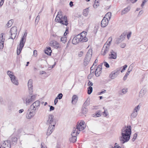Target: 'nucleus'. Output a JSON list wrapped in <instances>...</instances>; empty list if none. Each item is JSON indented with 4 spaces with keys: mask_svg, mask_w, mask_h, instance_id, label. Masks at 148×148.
I'll list each match as a JSON object with an SVG mask.
<instances>
[{
    "mask_svg": "<svg viewBox=\"0 0 148 148\" xmlns=\"http://www.w3.org/2000/svg\"><path fill=\"white\" fill-rule=\"evenodd\" d=\"M76 128L75 127L73 128V131L71 134L72 136H76L77 134H79V132H78V130L76 131Z\"/></svg>",
    "mask_w": 148,
    "mask_h": 148,
    "instance_id": "24",
    "label": "nucleus"
},
{
    "mask_svg": "<svg viewBox=\"0 0 148 148\" xmlns=\"http://www.w3.org/2000/svg\"><path fill=\"white\" fill-rule=\"evenodd\" d=\"M126 46V44L125 43H122L121 44L120 47L122 48H124Z\"/></svg>",
    "mask_w": 148,
    "mask_h": 148,
    "instance_id": "62",
    "label": "nucleus"
},
{
    "mask_svg": "<svg viewBox=\"0 0 148 148\" xmlns=\"http://www.w3.org/2000/svg\"><path fill=\"white\" fill-rule=\"evenodd\" d=\"M87 111L88 110L87 108H86L85 107L83 106L82 108V113L84 114H86Z\"/></svg>",
    "mask_w": 148,
    "mask_h": 148,
    "instance_id": "34",
    "label": "nucleus"
},
{
    "mask_svg": "<svg viewBox=\"0 0 148 148\" xmlns=\"http://www.w3.org/2000/svg\"><path fill=\"white\" fill-rule=\"evenodd\" d=\"M104 65L107 68H109L110 67L109 64L106 62H104Z\"/></svg>",
    "mask_w": 148,
    "mask_h": 148,
    "instance_id": "55",
    "label": "nucleus"
},
{
    "mask_svg": "<svg viewBox=\"0 0 148 148\" xmlns=\"http://www.w3.org/2000/svg\"><path fill=\"white\" fill-rule=\"evenodd\" d=\"M89 8H87L84 10L83 11V14L84 16H87L89 12Z\"/></svg>",
    "mask_w": 148,
    "mask_h": 148,
    "instance_id": "27",
    "label": "nucleus"
},
{
    "mask_svg": "<svg viewBox=\"0 0 148 148\" xmlns=\"http://www.w3.org/2000/svg\"><path fill=\"white\" fill-rule=\"evenodd\" d=\"M87 32H83L82 33H80V34H78V35H79V36H80V38H84V36H85L86 35V34Z\"/></svg>",
    "mask_w": 148,
    "mask_h": 148,
    "instance_id": "35",
    "label": "nucleus"
},
{
    "mask_svg": "<svg viewBox=\"0 0 148 148\" xmlns=\"http://www.w3.org/2000/svg\"><path fill=\"white\" fill-rule=\"evenodd\" d=\"M111 14L110 12H108L105 15V16L106 17L108 16V18L110 20L111 17Z\"/></svg>",
    "mask_w": 148,
    "mask_h": 148,
    "instance_id": "49",
    "label": "nucleus"
},
{
    "mask_svg": "<svg viewBox=\"0 0 148 148\" xmlns=\"http://www.w3.org/2000/svg\"><path fill=\"white\" fill-rule=\"evenodd\" d=\"M98 62V60L97 59H96L95 61H94V62L93 64V65L90 68V73H92V70H93V69H92L93 66L94 65H95V66H96V63Z\"/></svg>",
    "mask_w": 148,
    "mask_h": 148,
    "instance_id": "44",
    "label": "nucleus"
},
{
    "mask_svg": "<svg viewBox=\"0 0 148 148\" xmlns=\"http://www.w3.org/2000/svg\"><path fill=\"white\" fill-rule=\"evenodd\" d=\"M77 138L76 136H72L71 138H70L69 140L72 143L75 142Z\"/></svg>",
    "mask_w": 148,
    "mask_h": 148,
    "instance_id": "33",
    "label": "nucleus"
},
{
    "mask_svg": "<svg viewBox=\"0 0 148 148\" xmlns=\"http://www.w3.org/2000/svg\"><path fill=\"white\" fill-rule=\"evenodd\" d=\"M107 110H104V111L103 112V114H105V116L106 117V116H107L108 114V113L107 112H106V111H107Z\"/></svg>",
    "mask_w": 148,
    "mask_h": 148,
    "instance_id": "63",
    "label": "nucleus"
},
{
    "mask_svg": "<svg viewBox=\"0 0 148 148\" xmlns=\"http://www.w3.org/2000/svg\"><path fill=\"white\" fill-rule=\"evenodd\" d=\"M127 91V89H122V92L124 94H125Z\"/></svg>",
    "mask_w": 148,
    "mask_h": 148,
    "instance_id": "58",
    "label": "nucleus"
},
{
    "mask_svg": "<svg viewBox=\"0 0 148 148\" xmlns=\"http://www.w3.org/2000/svg\"><path fill=\"white\" fill-rule=\"evenodd\" d=\"M3 35L0 37V49H2L3 48L4 43L5 39L3 38Z\"/></svg>",
    "mask_w": 148,
    "mask_h": 148,
    "instance_id": "20",
    "label": "nucleus"
},
{
    "mask_svg": "<svg viewBox=\"0 0 148 148\" xmlns=\"http://www.w3.org/2000/svg\"><path fill=\"white\" fill-rule=\"evenodd\" d=\"M62 11L60 10L58 12V14L57 16H63L62 15Z\"/></svg>",
    "mask_w": 148,
    "mask_h": 148,
    "instance_id": "57",
    "label": "nucleus"
},
{
    "mask_svg": "<svg viewBox=\"0 0 148 148\" xmlns=\"http://www.w3.org/2000/svg\"><path fill=\"white\" fill-rule=\"evenodd\" d=\"M45 53L48 55L50 56L52 53L51 48L50 47L47 48V49L45 51Z\"/></svg>",
    "mask_w": 148,
    "mask_h": 148,
    "instance_id": "22",
    "label": "nucleus"
},
{
    "mask_svg": "<svg viewBox=\"0 0 148 148\" xmlns=\"http://www.w3.org/2000/svg\"><path fill=\"white\" fill-rule=\"evenodd\" d=\"M108 58L110 59H116L117 58V53L112 49L110 51V53H109Z\"/></svg>",
    "mask_w": 148,
    "mask_h": 148,
    "instance_id": "12",
    "label": "nucleus"
},
{
    "mask_svg": "<svg viewBox=\"0 0 148 148\" xmlns=\"http://www.w3.org/2000/svg\"><path fill=\"white\" fill-rule=\"evenodd\" d=\"M99 6V2L97 0H95V3L93 5V7L94 8H97V7Z\"/></svg>",
    "mask_w": 148,
    "mask_h": 148,
    "instance_id": "41",
    "label": "nucleus"
},
{
    "mask_svg": "<svg viewBox=\"0 0 148 148\" xmlns=\"http://www.w3.org/2000/svg\"><path fill=\"white\" fill-rule=\"evenodd\" d=\"M54 127L51 126H49L47 132V135L49 136L52 133L53 130H54Z\"/></svg>",
    "mask_w": 148,
    "mask_h": 148,
    "instance_id": "19",
    "label": "nucleus"
},
{
    "mask_svg": "<svg viewBox=\"0 0 148 148\" xmlns=\"http://www.w3.org/2000/svg\"><path fill=\"white\" fill-rule=\"evenodd\" d=\"M90 104V102L89 101H88L87 100H86V101L84 103L83 106L85 107H86L87 106L89 105Z\"/></svg>",
    "mask_w": 148,
    "mask_h": 148,
    "instance_id": "43",
    "label": "nucleus"
},
{
    "mask_svg": "<svg viewBox=\"0 0 148 148\" xmlns=\"http://www.w3.org/2000/svg\"><path fill=\"white\" fill-rule=\"evenodd\" d=\"M32 101H33L30 98V95H29L26 97L25 99V103L27 105L29 104Z\"/></svg>",
    "mask_w": 148,
    "mask_h": 148,
    "instance_id": "21",
    "label": "nucleus"
},
{
    "mask_svg": "<svg viewBox=\"0 0 148 148\" xmlns=\"http://www.w3.org/2000/svg\"><path fill=\"white\" fill-rule=\"evenodd\" d=\"M101 110L97 111L95 114V115L97 117L100 116H101Z\"/></svg>",
    "mask_w": 148,
    "mask_h": 148,
    "instance_id": "47",
    "label": "nucleus"
},
{
    "mask_svg": "<svg viewBox=\"0 0 148 148\" xmlns=\"http://www.w3.org/2000/svg\"><path fill=\"white\" fill-rule=\"evenodd\" d=\"M40 16L39 15H38L36 18V19L35 20V24L36 25L37 24L40 20Z\"/></svg>",
    "mask_w": 148,
    "mask_h": 148,
    "instance_id": "46",
    "label": "nucleus"
},
{
    "mask_svg": "<svg viewBox=\"0 0 148 148\" xmlns=\"http://www.w3.org/2000/svg\"><path fill=\"white\" fill-rule=\"evenodd\" d=\"M88 95L90 94L92 91V87L91 86L88 87Z\"/></svg>",
    "mask_w": 148,
    "mask_h": 148,
    "instance_id": "32",
    "label": "nucleus"
},
{
    "mask_svg": "<svg viewBox=\"0 0 148 148\" xmlns=\"http://www.w3.org/2000/svg\"><path fill=\"white\" fill-rule=\"evenodd\" d=\"M123 40H122L121 38H117V39H116V43L117 44H118L120 43H121V42H122Z\"/></svg>",
    "mask_w": 148,
    "mask_h": 148,
    "instance_id": "45",
    "label": "nucleus"
},
{
    "mask_svg": "<svg viewBox=\"0 0 148 148\" xmlns=\"http://www.w3.org/2000/svg\"><path fill=\"white\" fill-rule=\"evenodd\" d=\"M17 28L15 26L12 27L10 31L11 34L10 38L12 39H14L16 35L17 34Z\"/></svg>",
    "mask_w": 148,
    "mask_h": 148,
    "instance_id": "5",
    "label": "nucleus"
},
{
    "mask_svg": "<svg viewBox=\"0 0 148 148\" xmlns=\"http://www.w3.org/2000/svg\"><path fill=\"white\" fill-rule=\"evenodd\" d=\"M91 57L86 56L84 60L83 64L85 66H87L89 64Z\"/></svg>",
    "mask_w": 148,
    "mask_h": 148,
    "instance_id": "16",
    "label": "nucleus"
},
{
    "mask_svg": "<svg viewBox=\"0 0 148 148\" xmlns=\"http://www.w3.org/2000/svg\"><path fill=\"white\" fill-rule=\"evenodd\" d=\"M27 33L26 32H25L24 34V35L22 38L21 39L20 41V42H22V43H25L26 40V37L27 36Z\"/></svg>",
    "mask_w": 148,
    "mask_h": 148,
    "instance_id": "26",
    "label": "nucleus"
},
{
    "mask_svg": "<svg viewBox=\"0 0 148 148\" xmlns=\"http://www.w3.org/2000/svg\"><path fill=\"white\" fill-rule=\"evenodd\" d=\"M137 114L138 113L137 112L133 111V112H132L131 114V119H134L136 117V116H137Z\"/></svg>",
    "mask_w": 148,
    "mask_h": 148,
    "instance_id": "31",
    "label": "nucleus"
},
{
    "mask_svg": "<svg viewBox=\"0 0 148 148\" xmlns=\"http://www.w3.org/2000/svg\"><path fill=\"white\" fill-rule=\"evenodd\" d=\"M101 73V72H97L96 71L95 72V74L96 76L98 77L100 76Z\"/></svg>",
    "mask_w": 148,
    "mask_h": 148,
    "instance_id": "54",
    "label": "nucleus"
},
{
    "mask_svg": "<svg viewBox=\"0 0 148 148\" xmlns=\"http://www.w3.org/2000/svg\"><path fill=\"white\" fill-rule=\"evenodd\" d=\"M93 85V83L91 82L90 80H88V86H92Z\"/></svg>",
    "mask_w": 148,
    "mask_h": 148,
    "instance_id": "61",
    "label": "nucleus"
},
{
    "mask_svg": "<svg viewBox=\"0 0 148 148\" xmlns=\"http://www.w3.org/2000/svg\"><path fill=\"white\" fill-rule=\"evenodd\" d=\"M137 136V134L136 133H135L133 135V138H132V141L134 142V141L136 138Z\"/></svg>",
    "mask_w": 148,
    "mask_h": 148,
    "instance_id": "50",
    "label": "nucleus"
},
{
    "mask_svg": "<svg viewBox=\"0 0 148 148\" xmlns=\"http://www.w3.org/2000/svg\"><path fill=\"white\" fill-rule=\"evenodd\" d=\"M63 97V95L62 93H60L56 97V98H57V99H62Z\"/></svg>",
    "mask_w": 148,
    "mask_h": 148,
    "instance_id": "48",
    "label": "nucleus"
},
{
    "mask_svg": "<svg viewBox=\"0 0 148 148\" xmlns=\"http://www.w3.org/2000/svg\"><path fill=\"white\" fill-rule=\"evenodd\" d=\"M11 80L12 83L16 85H18V82L16 77L14 76L12 78H11Z\"/></svg>",
    "mask_w": 148,
    "mask_h": 148,
    "instance_id": "18",
    "label": "nucleus"
},
{
    "mask_svg": "<svg viewBox=\"0 0 148 148\" xmlns=\"http://www.w3.org/2000/svg\"><path fill=\"white\" fill-rule=\"evenodd\" d=\"M67 18V16L65 15L64 16H56L55 19V21L56 22L62 24L67 26L68 23Z\"/></svg>",
    "mask_w": 148,
    "mask_h": 148,
    "instance_id": "2",
    "label": "nucleus"
},
{
    "mask_svg": "<svg viewBox=\"0 0 148 148\" xmlns=\"http://www.w3.org/2000/svg\"><path fill=\"white\" fill-rule=\"evenodd\" d=\"M121 136L119 137V140L122 144L128 142L130 140L131 134V126H125L121 130Z\"/></svg>",
    "mask_w": 148,
    "mask_h": 148,
    "instance_id": "1",
    "label": "nucleus"
},
{
    "mask_svg": "<svg viewBox=\"0 0 148 148\" xmlns=\"http://www.w3.org/2000/svg\"><path fill=\"white\" fill-rule=\"evenodd\" d=\"M127 65L125 64L123 66V68L122 70L121 71V73H123L124 72V70H125L126 69L127 67Z\"/></svg>",
    "mask_w": 148,
    "mask_h": 148,
    "instance_id": "52",
    "label": "nucleus"
},
{
    "mask_svg": "<svg viewBox=\"0 0 148 148\" xmlns=\"http://www.w3.org/2000/svg\"><path fill=\"white\" fill-rule=\"evenodd\" d=\"M117 144L115 143L114 147H112L111 148H121V147L117 145Z\"/></svg>",
    "mask_w": 148,
    "mask_h": 148,
    "instance_id": "60",
    "label": "nucleus"
},
{
    "mask_svg": "<svg viewBox=\"0 0 148 148\" xmlns=\"http://www.w3.org/2000/svg\"><path fill=\"white\" fill-rule=\"evenodd\" d=\"M35 114V111H33L32 109H30V107L27 111L26 117L28 119H30Z\"/></svg>",
    "mask_w": 148,
    "mask_h": 148,
    "instance_id": "7",
    "label": "nucleus"
},
{
    "mask_svg": "<svg viewBox=\"0 0 148 148\" xmlns=\"http://www.w3.org/2000/svg\"><path fill=\"white\" fill-rule=\"evenodd\" d=\"M83 52L82 51H81L80 52H79L78 53V56L79 57H82L83 55Z\"/></svg>",
    "mask_w": 148,
    "mask_h": 148,
    "instance_id": "64",
    "label": "nucleus"
},
{
    "mask_svg": "<svg viewBox=\"0 0 148 148\" xmlns=\"http://www.w3.org/2000/svg\"><path fill=\"white\" fill-rule=\"evenodd\" d=\"M122 68V67H121V68H119L116 69V70L114 71V72H116V74H118V73L120 71L121 69Z\"/></svg>",
    "mask_w": 148,
    "mask_h": 148,
    "instance_id": "53",
    "label": "nucleus"
},
{
    "mask_svg": "<svg viewBox=\"0 0 148 148\" xmlns=\"http://www.w3.org/2000/svg\"><path fill=\"white\" fill-rule=\"evenodd\" d=\"M147 0H144L143 2H142V3L141 4V6L142 7V8H143V6H144V4H145V3H146L147 2Z\"/></svg>",
    "mask_w": 148,
    "mask_h": 148,
    "instance_id": "56",
    "label": "nucleus"
},
{
    "mask_svg": "<svg viewBox=\"0 0 148 148\" xmlns=\"http://www.w3.org/2000/svg\"><path fill=\"white\" fill-rule=\"evenodd\" d=\"M126 35V32H124L120 36L119 38H121L122 40H123Z\"/></svg>",
    "mask_w": 148,
    "mask_h": 148,
    "instance_id": "40",
    "label": "nucleus"
},
{
    "mask_svg": "<svg viewBox=\"0 0 148 148\" xmlns=\"http://www.w3.org/2000/svg\"><path fill=\"white\" fill-rule=\"evenodd\" d=\"M49 106L50 107V110H49L50 111L53 110H54V107L52 106L49 105Z\"/></svg>",
    "mask_w": 148,
    "mask_h": 148,
    "instance_id": "59",
    "label": "nucleus"
},
{
    "mask_svg": "<svg viewBox=\"0 0 148 148\" xmlns=\"http://www.w3.org/2000/svg\"><path fill=\"white\" fill-rule=\"evenodd\" d=\"M112 40L111 37H109L108 41H109L108 43L105 44L103 46L101 51V53L103 56H105L108 51L110 48V44Z\"/></svg>",
    "mask_w": 148,
    "mask_h": 148,
    "instance_id": "3",
    "label": "nucleus"
},
{
    "mask_svg": "<svg viewBox=\"0 0 148 148\" xmlns=\"http://www.w3.org/2000/svg\"><path fill=\"white\" fill-rule=\"evenodd\" d=\"M7 74L9 75L10 79L13 77L15 75H14L13 73L11 71H8L7 72Z\"/></svg>",
    "mask_w": 148,
    "mask_h": 148,
    "instance_id": "29",
    "label": "nucleus"
},
{
    "mask_svg": "<svg viewBox=\"0 0 148 148\" xmlns=\"http://www.w3.org/2000/svg\"><path fill=\"white\" fill-rule=\"evenodd\" d=\"M13 22V20H11L10 21H9L7 24V25L9 27H10L12 25Z\"/></svg>",
    "mask_w": 148,
    "mask_h": 148,
    "instance_id": "42",
    "label": "nucleus"
},
{
    "mask_svg": "<svg viewBox=\"0 0 148 148\" xmlns=\"http://www.w3.org/2000/svg\"><path fill=\"white\" fill-rule=\"evenodd\" d=\"M67 40V38L66 36H64L61 38V41L64 43H65Z\"/></svg>",
    "mask_w": 148,
    "mask_h": 148,
    "instance_id": "37",
    "label": "nucleus"
},
{
    "mask_svg": "<svg viewBox=\"0 0 148 148\" xmlns=\"http://www.w3.org/2000/svg\"><path fill=\"white\" fill-rule=\"evenodd\" d=\"M25 43H22V42H20L19 46L18 47H17V55H19L23 48V47Z\"/></svg>",
    "mask_w": 148,
    "mask_h": 148,
    "instance_id": "15",
    "label": "nucleus"
},
{
    "mask_svg": "<svg viewBox=\"0 0 148 148\" xmlns=\"http://www.w3.org/2000/svg\"><path fill=\"white\" fill-rule=\"evenodd\" d=\"M117 74L116 73V72L114 71H112L110 74L109 76L112 79H114L116 78V75H117Z\"/></svg>",
    "mask_w": 148,
    "mask_h": 148,
    "instance_id": "25",
    "label": "nucleus"
},
{
    "mask_svg": "<svg viewBox=\"0 0 148 148\" xmlns=\"http://www.w3.org/2000/svg\"><path fill=\"white\" fill-rule=\"evenodd\" d=\"M78 97L76 95H73L72 98V103H73V102L75 103L77 100Z\"/></svg>",
    "mask_w": 148,
    "mask_h": 148,
    "instance_id": "30",
    "label": "nucleus"
},
{
    "mask_svg": "<svg viewBox=\"0 0 148 148\" xmlns=\"http://www.w3.org/2000/svg\"><path fill=\"white\" fill-rule=\"evenodd\" d=\"M33 81L32 79H30L28 82V87L29 93L32 95L33 92V86L32 85Z\"/></svg>",
    "mask_w": 148,
    "mask_h": 148,
    "instance_id": "11",
    "label": "nucleus"
},
{
    "mask_svg": "<svg viewBox=\"0 0 148 148\" xmlns=\"http://www.w3.org/2000/svg\"><path fill=\"white\" fill-rule=\"evenodd\" d=\"M108 18H106L105 17H104L103 18L101 22V27H106L108 24Z\"/></svg>",
    "mask_w": 148,
    "mask_h": 148,
    "instance_id": "13",
    "label": "nucleus"
},
{
    "mask_svg": "<svg viewBox=\"0 0 148 148\" xmlns=\"http://www.w3.org/2000/svg\"><path fill=\"white\" fill-rule=\"evenodd\" d=\"M81 39L79 38L80 42H86L88 40V39L87 38L86 36H84V38H82V39Z\"/></svg>",
    "mask_w": 148,
    "mask_h": 148,
    "instance_id": "39",
    "label": "nucleus"
},
{
    "mask_svg": "<svg viewBox=\"0 0 148 148\" xmlns=\"http://www.w3.org/2000/svg\"><path fill=\"white\" fill-rule=\"evenodd\" d=\"M10 148L11 141L9 140L4 141L3 143L1 144L0 148Z\"/></svg>",
    "mask_w": 148,
    "mask_h": 148,
    "instance_id": "8",
    "label": "nucleus"
},
{
    "mask_svg": "<svg viewBox=\"0 0 148 148\" xmlns=\"http://www.w3.org/2000/svg\"><path fill=\"white\" fill-rule=\"evenodd\" d=\"M47 124L49 126L54 127L56 124V120L54 119V116L52 114H50L49 116V119L47 121Z\"/></svg>",
    "mask_w": 148,
    "mask_h": 148,
    "instance_id": "4",
    "label": "nucleus"
},
{
    "mask_svg": "<svg viewBox=\"0 0 148 148\" xmlns=\"http://www.w3.org/2000/svg\"><path fill=\"white\" fill-rule=\"evenodd\" d=\"M76 128L79 131H80L84 130L86 127L84 121H82L79 124H77L76 126Z\"/></svg>",
    "mask_w": 148,
    "mask_h": 148,
    "instance_id": "10",
    "label": "nucleus"
},
{
    "mask_svg": "<svg viewBox=\"0 0 148 148\" xmlns=\"http://www.w3.org/2000/svg\"><path fill=\"white\" fill-rule=\"evenodd\" d=\"M130 9V6H128L126 8L124 9L122 11L121 14L123 15L127 13Z\"/></svg>",
    "mask_w": 148,
    "mask_h": 148,
    "instance_id": "23",
    "label": "nucleus"
},
{
    "mask_svg": "<svg viewBox=\"0 0 148 148\" xmlns=\"http://www.w3.org/2000/svg\"><path fill=\"white\" fill-rule=\"evenodd\" d=\"M132 68H133L132 66L130 65L129 66L127 72L126 73L125 75L124 76L123 78V80L125 81L127 77L129 75L130 72L132 71Z\"/></svg>",
    "mask_w": 148,
    "mask_h": 148,
    "instance_id": "17",
    "label": "nucleus"
},
{
    "mask_svg": "<svg viewBox=\"0 0 148 148\" xmlns=\"http://www.w3.org/2000/svg\"><path fill=\"white\" fill-rule=\"evenodd\" d=\"M92 50L91 49H89L87 53L86 56H89L90 57H92Z\"/></svg>",
    "mask_w": 148,
    "mask_h": 148,
    "instance_id": "36",
    "label": "nucleus"
},
{
    "mask_svg": "<svg viewBox=\"0 0 148 148\" xmlns=\"http://www.w3.org/2000/svg\"><path fill=\"white\" fill-rule=\"evenodd\" d=\"M18 139L16 137H12V144L15 145Z\"/></svg>",
    "mask_w": 148,
    "mask_h": 148,
    "instance_id": "28",
    "label": "nucleus"
},
{
    "mask_svg": "<svg viewBox=\"0 0 148 148\" xmlns=\"http://www.w3.org/2000/svg\"><path fill=\"white\" fill-rule=\"evenodd\" d=\"M79 35H77L74 37L72 40V43L74 45H76L79 42H80L79 38H80Z\"/></svg>",
    "mask_w": 148,
    "mask_h": 148,
    "instance_id": "14",
    "label": "nucleus"
},
{
    "mask_svg": "<svg viewBox=\"0 0 148 148\" xmlns=\"http://www.w3.org/2000/svg\"><path fill=\"white\" fill-rule=\"evenodd\" d=\"M49 45L51 47H53L56 49L60 48V46L59 43L57 42L54 40L50 41Z\"/></svg>",
    "mask_w": 148,
    "mask_h": 148,
    "instance_id": "9",
    "label": "nucleus"
},
{
    "mask_svg": "<svg viewBox=\"0 0 148 148\" xmlns=\"http://www.w3.org/2000/svg\"><path fill=\"white\" fill-rule=\"evenodd\" d=\"M36 97V95L30 96V98L32 99V100L33 101L35 100Z\"/></svg>",
    "mask_w": 148,
    "mask_h": 148,
    "instance_id": "51",
    "label": "nucleus"
},
{
    "mask_svg": "<svg viewBox=\"0 0 148 148\" xmlns=\"http://www.w3.org/2000/svg\"><path fill=\"white\" fill-rule=\"evenodd\" d=\"M40 104V102L38 100L35 101L30 106V109L33 111H36L38 110Z\"/></svg>",
    "mask_w": 148,
    "mask_h": 148,
    "instance_id": "6",
    "label": "nucleus"
},
{
    "mask_svg": "<svg viewBox=\"0 0 148 148\" xmlns=\"http://www.w3.org/2000/svg\"><path fill=\"white\" fill-rule=\"evenodd\" d=\"M102 69V67L101 65H99L97 68L96 69L95 71L98 72H101Z\"/></svg>",
    "mask_w": 148,
    "mask_h": 148,
    "instance_id": "38",
    "label": "nucleus"
}]
</instances>
